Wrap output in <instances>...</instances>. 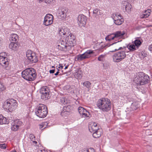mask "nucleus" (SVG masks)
<instances>
[{"mask_svg":"<svg viewBox=\"0 0 152 152\" xmlns=\"http://www.w3.org/2000/svg\"><path fill=\"white\" fill-rule=\"evenodd\" d=\"M96 105L103 112H107L111 108V101L107 98L99 99L97 102Z\"/></svg>","mask_w":152,"mask_h":152,"instance_id":"nucleus-1","label":"nucleus"},{"mask_svg":"<svg viewBox=\"0 0 152 152\" xmlns=\"http://www.w3.org/2000/svg\"><path fill=\"white\" fill-rule=\"evenodd\" d=\"M35 70L33 68H29L26 69L22 72V76L25 79L32 81L36 78L37 75Z\"/></svg>","mask_w":152,"mask_h":152,"instance_id":"nucleus-2","label":"nucleus"},{"mask_svg":"<svg viewBox=\"0 0 152 152\" xmlns=\"http://www.w3.org/2000/svg\"><path fill=\"white\" fill-rule=\"evenodd\" d=\"M149 77L143 72L136 73L134 79L135 83L137 85H142L148 83Z\"/></svg>","mask_w":152,"mask_h":152,"instance_id":"nucleus-3","label":"nucleus"},{"mask_svg":"<svg viewBox=\"0 0 152 152\" xmlns=\"http://www.w3.org/2000/svg\"><path fill=\"white\" fill-rule=\"evenodd\" d=\"M18 103L16 101L13 99H8L4 103L3 108L8 110L10 112H12L17 108Z\"/></svg>","mask_w":152,"mask_h":152,"instance_id":"nucleus-4","label":"nucleus"},{"mask_svg":"<svg viewBox=\"0 0 152 152\" xmlns=\"http://www.w3.org/2000/svg\"><path fill=\"white\" fill-rule=\"evenodd\" d=\"M35 112L37 116L40 118H44L47 115L48 112L47 107L43 104H39L36 108Z\"/></svg>","mask_w":152,"mask_h":152,"instance_id":"nucleus-5","label":"nucleus"},{"mask_svg":"<svg viewBox=\"0 0 152 152\" xmlns=\"http://www.w3.org/2000/svg\"><path fill=\"white\" fill-rule=\"evenodd\" d=\"M126 57V51L123 49L114 53L113 56V58L114 62H119L124 59Z\"/></svg>","mask_w":152,"mask_h":152,"instance_id":"nucleus-6","label":"nucleus"},{"mask_svg":"<svg viewBox=\"0 0 152 152\" xmlns=\"http://www.w3.org/2000/svg\"><path fill=\"white\" fill-rule=\"evenodd\" d=\"M72 45H69V43L65 41V40L64 41L61 39L57 46V48L61 50L66 51L71 49Z\"/></svg>","mask_w":152,"mask_h":152,"instance_id":"nucleus-7","label":"nucleus"},{"mask_svg":"<svg viewBox=\"0 0 152 152\" xmlns=\"http://www.w3.org/2000/svg\"><path fill=\"white\" fill-rule=\"evenodd\" d=\"M112 17L114 20V23L117 25H121L124 21L123 16L118 13L113 14Z\"/></svg>","mask_w":152,"mask_h":152,"instance_id":"nucleus-8","label":"nucleus"},{"mask_svg":"<svg viewBox=\"0 0 152 152\" xmlns=\"http://www.w3.org/2000/svg\"><path fill=\"white\" fill-rule=\"evenodd\" d=\"M26 56L29 62L31 63H36L38 61L37 56L35 53L31 50H28L27 51Z\"/></svg>","mask_w":152,"mask_h":152,"instance_id":"nucleus-9","label":"nucleus"},{"mask_svg":"<svg viewBox=\"0 0 152 152\" xmlns=\"http://www.w3.org/2000/svg\"><path fill=\"white\" fill-rule=\"evenodd\" d=\"M50 91L48 88L47 86L42 87L40 89V93L42 94L41 98L45 100L50 98Z\"/></svg>","mask_w":152,"mask_h":152,"instance_id":"nucleus-10","label":"nucleus"},{"mask_svg":"<svg viewBox=\"0 0 152 152\" xmlns=\"http://www.w3.org/2000/svg\"><path fill=\"white\" fill-rule=\"evenodd\" d=\"M94 53L93 51L88 50L84 53L78 55L76 58L77 60L82 61L85 59L88 58L90 57V55Z\"/></svg>","mask_w":152,"mask_h":152,"instance_id":"nucleus-11","label":"nucleus"},{"mask_svg":"<svg viewBox=\"0 0 152 152\" xmlns=\"http://www.w3.org/2000/svg\"><path fill=\"white\" fill-rule=\"evenodd\" d=\"M122 9L124 10V12H126L128 13H130L132 8L131 5L126 1H123L121 2Z\"/></svg>","mask_w":152,"mask_h":152,"instance_id":"nucleus-12","label":"nucleus"},{"mask_svg":"<svg viewBox=\"0 0 152 152\" xmlns=\"http://www.w3.org/2000/svg\"><path fill=\"white\" fill-rule=\"evenodd\" d=\"M110 46V48L113 49L112 50L110 51V52H112L120 50L121 49L123 50L125 48L124 47L123 48L121 47V43L119 41L111 44Z\"/></svg>","mask_w":152,"mask_h":152,"instance_id":"nucleus-13","label":"nucleus"},{"mask_svg":"<svg viewBox=\"0 0 152 152\" xmlns=\"http://www.w3.org/2000/svg\"><path fill=\"white\" fill-rule=\"evenodd\" d=\"M53 17L51 14H47L44 18L43 24L47 26L50 25L53 23Z\"/></svg>","mask_w":152,"mask_h":152,"instance_id":"nucleus-14","label":"nucleus"},{"mask_svg":"<svg viewBox=\"0 0 152 152\" xmlns=\"http://www.w3.org/2000/svg\"><path fill=\"white\" fill-rule=\"evenodd\" d=\"M67 9L65 8L59 9L58 11V17L62 20L64 19L67 15Z\"/></svg>","mask_w":152,"mask_h":152,"instance_id":"nucleus-15","label":"nucleus"},{"mask_svg":"<svg viewBox=\"0 0 152 152\" xmlns=\"http://www.w3.org/2000/svg\"><path fill=\"white\" fill-rule=\"evenodd\" d=\"M65 40L67 43H69V45H72V48L74 46L75 43V37L70 32L69 35H67L65 37Z\"/></svg>","mask_w":152,"mask_h":152,"instance_id":"nucleus-16","label":"nucleus"},{"mask_svg":"<svg viewBox=\"0 0 152 152\" xmlns=\"http://www.w3.org/2000/svg\"><path fill=\"white\" fill-rule=\"evenodd\" d=\"M87 18L83 15H79L77 17V23L80 26H84L86 23Z\"/></svg>","mask_w":152,"mask_h":152,"instance_id":"nucleus-17","label":"nucleus"},{"mask_svg":"<svg viewBox=\"0 0 152 152\" xmlns=\"http://www.w3.org/2000/svg\"><path fill=\"white\" fill-rule=\"evenodd\" d=\"M58 33L61 37L65 38L66 36L69 35L70 31L69 30L66 28H59L58 29Z\"/></svg>","mask_w":152,"mask_h":152,"instance_id":"nucleus-18","label":"nucleus"},{"mask_svg":"<svg viewBox=\"0 0 152 152\" xmlns=\"http://www.w3.org/2000/svg\"><path fill=\"white\" fill-rule=\"evenodd\" d=\"M9 62L7 58L1 56L0 55V64L6 69L8 65Z\"/></svg>","mask_w":152,"mask_h":152,"instance_id":"nucleus-19","label":"nucleus"},{"mask_svg":"<svg viewBox=\"0 0 152 152\" xmlns=\"http://www.w3.org/2000/svg\"><path fill=\"white\" fill-rule=\"evenodd\" d=\"M78 110L79 114L82 115V117L86 118L88 117V114H89V112L84 108L80 107H78Z\"/></svg>","mask_w":152,"mask_h":152,"instance_id":"nucleus-20","label":"nucleus"},{"mask_svg":"<svg viewBox=\"0 0 152 152\" xmlns=\"http://www.w3.org/2000/svg\"><path fill=\"white\" fill-rule=\"evenodd\" d=\"M100 129L97 126L96 123H91L89 126V129L90 132L91 133L96 132Z\"/></svg>","mask_w":152,"mask_h":152,"instance_id":"nucleus-21","label":"nucleus"},{"mask_svg":"<svg viewBox=\"0 0 152 152\" xmlns=\"http://www.w3.org/2000/svg\"><path fill=\"white\" fill-rule=\"evenodd\" d=\"M18 44L14 42H11L9 45V47L10 49L14 51L17 50L18 48Z\"/></svg>","mask_w":152,"mask_h":152,"instance_id":"nucleus-22","label":"nucleus"},{"mask_svg":"<svg viewBox=\"0 0 152 152\" xmlns=\"http://www.w3.org/2000/svg\"><path fill=\"white\" fill-rule=\"evenodd\" d=\"M115 39L122 38L125 34L124 31H117L114 33Z\"/></svg>","mask_w":152,"mask_h":152,"instance_id":"nucleus-23","label":"nucleus"},{"mask_svg":"<svg viewBox=\"0 0 152 152\" xmlns=\"http://www.w3.org/2000/svg\"><path fill=\"white\" fill-rule=\"evenodd\" d=\"M70 106L67 105L66 106H65L64 107L63 110L62 111L61 113V115L63 116H66V114L67 113V112L68 111V109L69 108Z\"/></svg>","mask_w":152,"mask_h":152,"instance_id":"nucleus-24","label":"nucleus"},{"mask_svg":"<svg viewBox=\"0 0 152 152\" xmlns=\"http://www.w3.org/2000/svg\"><path fill=\"white\" fill-rule=\"evenodd\" d=\"M101 15L100 10L99 9L97 8H95L93 10V15L95 17L97 18Z\"/></svg>","mask_w":152,"mask_h":152,"instance_id":"nucleus-25","label":"nucleus"},{"mask_svg":"<svg viewBox=\"0 0 152 152\" xmlns=\"http://www.w3.org/2000/svg\"><path fill=\"white\" fill-rule=\"evenodd\" d=\"M101 129H100L96 131L93 133V137L95 138H98L101 135Z\"/></svg>","mask_w":152,"mask_h":152,"instance_id":"nucleus-26","label":"nucleus"},{"mask_svg":"<svg viewBox=\"0 0 152 152\" xmlns=\"http://www.w3.org/2000/svg\"><path fill=\"white\" fill-rule=\"evenodd\" d=\"M8 123V121L6 119V118L0 115V124H6Z\"/></svg>","mask_w":152,"mask_h":152,"instance_id":"nucleus-27","label":"nucleus"},{"mask_svg":"<svg viewBox=\"0 0 152 152\" xmlns=\"http://www.w3.org/2000/svg\"><path fill=\"white\" fill-rule=\"evenodd\" d=\"M82 71L80 70L76 72L74 74L75 77L77 79H80L82 77Z\"/></svg>","mask_w":152,"mask_h":152,"instance_id":"nucleus-28","label":"nucleus"},{"mask_svg":"<svg viewBox=\"0 0 152 152\" xmlns=\"http://www.w3.org/2000/svg\"><path fill=\"white\" fill-rule=\"evenodd\" d=\"M105 39L107 41H110L111 40L115 39L114 33L107 35Z\"/></svg>","mask_w":152,"mask_h":152,"instance_id":"nucleus-29","label":"nucleus"},{"mask_svg":"<svg viewBox=\"0 0 152 152\" xmlns=\"http://www.w3.org/2000/svg\"><path fill=\"white\" fill-rule=\"evenodd\" d=\"M18 36L16 34H12L11 35L10 39L11 40L12 42H15L17 41L18 39Z\"/></svg>","mask_w":152,"mask_h":152,"instance_id":"nucleus-30","label":"nucleus"},{"mask_svg":"<svg viewBox=\"0 0 152 152\" xmlns=\"http://www.w3.org/2000/svg\"><path fill=\"white\" fill-rule=\"evenodd\" d=\"M139 107L138 103L137 102L132 103L131 106V108L132 110H136Z\"/></svg>","mask_w":152,"mask_h":152,"instance_id":"nucleus-31","label":"nucleus"},{"mask_svg":"<svg viewBox=\"0 0 152 152\" xmlns=\"http://www.w3.org/2000/svg\"><path fill=\"white\" fill-rule=\"evenodd\" d=\"M134 45L138 48L141 44V42L139 39H136L134 41Z\"/></svg>","mask_w":152,"mask_h":152,"instance_id":"nucleus-32","label":"nucleus"},{"mask_svg":"<svg viewBox=\"0 0 152 152\" xmlns=\"http://www.w3.org/2000/svg\"><path fill=\"white\" fill-rule=\"evenodd\" d=\"M83 85L87 88H89L91 87V83L89 81H86L83 83Z\"/></svg>","mask_w":152,"mask_h":152,"instance_id":"nucleus-33","label":"nucleus"},{"mask_svg":"<svg viewBox=\"0 0 152 152\" xmlns=\"http://www.w3.org/2000/svg\"><path fill=\"white\" fill-rule=\"evenodd\" d=\"M60 102L64 104L65 105L67 104L68 101L65 98L62 97L60 99Z\"/></svg>","mask_w":152,"mask_h":152,"instance_id":"nucleus-34","label":"nucleus"},{"mask_svg":"<svg viewBox=\"0 0 152 152\" xmlns=\"http://www.w3.org/2000/svg\"><path fill=\"white\" fill-rule=\"evenodd\" d=\"M18 128L19 127L18 126V125H16L14 123L12 125V126L11 127L12 130L14 131H17Z\"/></svg>","mask_w":152,"mask_h":152,"instance_id":"nucleus-35","label":"nucleus"},{"mask_svg":"<svg viewBox=\"0 0 152 152\" xmlns=\"http://www.w3.org/2000/svg\"><path fill=\"white\" fill-rule=\"evenodd\" d=\"M14 123L16 125H18V126L19 127L22 124V122L19 120H17L14 121Z\"/></svg>","mask_w":152,"mask_h":152,"instance_id":"nucleus-36","label":"nucleus"},{"mask_svg":"<svg viewBox=\"0 0 152 152\" xmlns=\"http://www.w3.org/2000/svg\"><path fill=\"white\" fill-rule=\"evenodd\" d=\"M135 46L134 45L132 44L129 46L128 48L130 51H133L136 50Z\"/></svg>","mask_w":152,"mask_h":152,"instance_id":"nucleus-37","label":"nucleus"},{"mask_svg":"<svg viewBox=\"0 0 152 152\" xmlns=\"http://www.w3.org/2000/svg\"><path fill=\"white\" fill-rule=\"evenodd\" d=\"M5 89V87L3 84L1 82H0V92L4 91Z\"/></svg>","mask_w":152,"mask_h":152,"instance_id":"nucleus-38","label":"nucleus"},{"mask_svg":"<svg viewBox=\"0 0 152 152\" xmlns=\"http://www.w3.org/2000/svg\"><path fill=\"white\" fill-rule=\"evenodd\" d=\"M148 16L149 14H145L144 12L142 14L140 15V17L141 18H146L148 17Z\"/></svg>","mask_w":152,"mask_h":152,"instance_id":"nucleus-39","label":"nucleus"},{"mask_svg":"<svg viewBox=\"0 0 152 152\" xmlns=\"http://www.w3.org/2000/svg\"><path fill=\"white\" fill-rule=\"evenodd\" d=\"M105 56V55H100L98 58V60L100 61H102L103 58Z\"/></svg>","mask_w":152,"mask_h":152,"instance_id":"nucleus-40","label":"nucleus"},{"mask_svg":"<svg viewBox=\"0 0 152 152\" xmlns=\"http://www.w3.org/2000/svg\"><path fill=\"white\" fill-rule=\"evenodd\" d=\"M0 148L2 149H5L6 148V145L5 144H0Z\"/></svg>","mask_w":152,"mask_h":152,"instance_id":"nucleus-41","label":"nucleus"},{"mask_svg":"<svg viewBox=\"0 0 152 152\" xmlns=\"http://www.w3.org/2000/svg\"><path fill=\"white\" fill-rule=\"evenodd\" d=\"M83 152H94L93 148H90L86 150L83 151Z\"/></svg>","mask_w":152,"mask_h":152,"instance_id":"nucleus-42","label":"nucleus"},{"mask_svg":"<svg viewBox=\"0 0 152 152\" xmlns=\"http://www.w3.org/2000/svg\"><path fill=\"white\" fill-rule=\"evenodd\" d=\"M151 10L150 9H148L147 10H145L143 12L145 13V14H148V15L149 14V16L150 15L151 12Z\"/></svg>","mask_w":152,"mask_h":152,"instance_id":"nucleus-43","label":"nucleus"},{"mask_svg":"<svg viewBox=\"0 0 152 152\" xmlns=\"http://www.w3.org/2000/svg\"><path fill=\"white\" fill-rule=\"evenodd\" d=\"M29 137L31 140H35V137L34 136L33 134H30L29 135Z\"/></svg>","mask_w":152,"mask_h":152,"instance_id":"nucleus-44","label":"nucleus"},{"mask_svg":"<svg viewBox=\"0 0 152 152\" xmlns=\"http://www.w3.org/2000/svg\"><path fill=\"white\" fill-rule=\"evenodd\" d=\"M37 152H47V151L44 149H39L38 150Z\"/></svg>","mask_w":152,"mask_h":152,"instance_id":"nucleus-45","label":"nucleus"},{"mask_svg":"<svg viewBox=\"0 0 152 152\" xmlns=\"http://www.w3.org/2000/svg\"><path fill=\"white\" fill-rule=\"evenodd\" d=\"M53 1V0H45V2L46 3L48 4L50 3L52 1Z\"/></svg>","mask_w":152,"mask_h":152,"instance_id":"nucleus-46","label":"nucleus"},{"mask_svg":"<svg viewBox=\"0 0 152 152\" xmlns=\"http://www.w3.org/2000/svg\"><path fill=\"white\" fill-rule=\"evenodd\" d=\"M55 70H56L55 69L50 70L49 72L50 73H54Z\"/></svg>","mask_w":152,"mask_h":152,"instance_id":"nucleus-47","label":"nucleus"},{"mask_svg":"<svg viewBox=\"0 0 152 152\" xmlns=\"http://www.w3.org/2000/svg\"><path fill=\"white\" fill-rule=\"evenodd\" d=\"M140 54L142 56L143 58L146 56L145 54L143 52H142Z\"/></svg>","mask_w":152,"mask_h":152,"instance_id":"nucleus-48","label":"nucleus"},{"mask_svg":"<svg viewBox=\"0 0 152 152\" xmlns=\"http://www.w3.org/2000/svg\"><path fill=\"white\" fill-rule=\"evenodd\" d=\"M148 49L150 51H152V44L149 46Z\"/></svg>","mask_w":152,"mask_h":152,"instance_id":"nucleus-49","label":"nucleus"},{"mask_svg":"<svg viewBox=\"0 0 152 152\" xmlns=\"http://www.w3.org/2000/svg\"><path fill=\"white\" fill-rule=\"evenodd\" d=\"M103 67H104V69H107L108 68L107 66L106 65H105V64L103 65Z\"/></svg>","mask_w":152,"mask_h":152,"instance_id":"nucleus-50","label":"nucleus"},{"mask_svg":"<svg viewBox=\"0 0 152 152\" xmlns=\"http://www.w3.org/2000/svg\"><path fill=\"white\" fill-rule=\"evenodd\" d=\"M59 70L58 69V71L55 74V75H57L59 73V72L58 71Z\"/></svg>","mask_w":152,"mask_h":152,"instance_id":"nucleus-51","label":"nucleus"},{"mask_svg":"<svg viewBox=\"0 0 152 152\" xmlns=\"http://www.w3.org/2000/svg\"><path fill=\"white\" fill-rule=\"evenodd\" d=\"M32 142L33 143H34L35 144L37 143V142L35 141L32 140Z\"/></svg>","mask_w":152,"mask_h":152,"instance_id":"nucleus-52","label":"nucleus"},{"mask_svg":"<svg viewBox=\"0 0 152 152\" xmlns=\"http://www.w3.org/2000/svg\"><path fill=\"white\" fill-rule=\"evenodd\" d=\"M60 66H59V68H60V67H61V69H62L63 67V66L62 65H61L60 64Z\"/></svg>","mask_w":152,"mask_h":152,"instance_id":"nucleus-53","label":"nucleus"},{"mask_svg":"<svg viewBox=\"0 0 152 152\" xmlns=\"http://www.w3.org/2000/svg\"><path fill=\"white\" fill-rule=\"evenodd\" d=\"M68 66H66L65 67L64 69H67V68H68Z\"/></svg>","mask_w":152,"mask_h":152,"instance_id":"nucleus-54","label":"nucleus"},{"mask_svg":"<svg viewBox=\"0 0 152 152\" xmlns=\"http://www.w3.org/2000/svg\"><path fill=\"white\" fill-rule=\"evenodd\" d=\"M44 0H39V2H41L42 1Z\"/></svg>","mask_w":152,"mask_h":152,"instance_id":"nucleus-55","label":"nucleus"},{"mask_svg":"<svg viewBox=\"0 0 152 152\" xmlns=\"http://www.w3.org/2000/svg\"><path fill=\"white\" fill-rule=\"evenodd\" d=\"M11 152H17L16 151H15V150H14V151H12H12H11Z\"/></svg>","mask_w":152,"mask_h":152,"instance_id":"nucleus-56","label":"nucleus"},{"mask_svg":"<svg viewBox=\"0 0 152 152\" xmlns=\"http://www.w3.org/2000/svg\"><path fill=\"white\" fill-rule=\"evenodd\" d=\"M52 68H55V67H54V66H52Z\"/></svg>","mask_w":152,"mask_h":152,"instance_id":"nucleus-57","label":"nucleus"},{"mask_svg":"<svg viewBox=\"0 0 152 152\" xmlns=\"http://www.w3.org/2000/svg\"><path fill=\"white\" fill-rule=\"evenodd\" d=\"M43 127V126H42V125H41V126H40V127H41V128H42V127Z\"/></svg>","mask_w":152,"mask_h":152,"instance_id":"nucleus-58","label":"nucleus"},{"mask_svg":"<svg viewBox=\"0 0 152 152\" xmlns=\"http://www.w3.org/2000/svg\"><path fill=\"white\" fill-rule=\"evenodd\" d=\"M1 40L0 39V45L1 44Z\"/></svg>","mask_w":152,"mask_h":152,"instance_id":"nucleus-59","label":"nucleus"}]
</instances>
